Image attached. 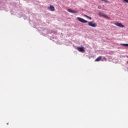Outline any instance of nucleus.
I'll use <instances>...</instances> for the list:
<instances>
[{
    "label": "nucleus",
    "instance_id": "f257e3e1",
    "mask_svg": "<svg viewBox=\"0 0 128 128\" xmlns=\"http://www.w3.org/2000/svg\"><path fill=\"white\" fill-rule=\"evenodd\" d=\"M77 20H78V22H82L83 24H86V22H88V20L80 17L77 18Z\"/></svg>",
    "mask_w": 128,
    "mask_h": 128
},
{
    "label": "nucleus",
    "instance_id": "f03ea898",
    "mask_svg": "<svg viewBox=\"0 0 128 128\" xmlns=\"http://www.w3.org/2000/svg\"><path fill=\"white\" fill-rule=\"evenodd\" d=\"M88 26H92V28H96V24L94 23V22H88Z\"/></svg>",
    "mask_w": 128,
    "mask_h": 128
},
{
    "label": "nucleus",
    "instance_id": "7ed1b4c3",
    "mask_svg": "<svg viewBox=\"0 0 128 128\" xmlns=\"http://www.w3.org/2000/svg\"><path fill=\"white\" fill-rule=\"evenodd\" d=\"M114 24L116 26H118L119 28H124V26L122 25V23L120 22H115Z\"/></svg>",
    "mask_w": 128,
    "mask_h": 128
},
{
    "label": "nucleus",
    "instance_id": "20e7f679",
    "mask_svg": "<svg viewBox=\"0 0 128 128\" xmlns=\"http://www.w3.org/2000/svg\"><path fill=\"white\" fill-rule=\"evenodd\" d=\"M77 50L78 52H84V50L83 47L78 46L77 48Z\"/></svg>",
    "mask_w": 128,
    "mask_h": 128
},
{
    "label": "nucleus",
    "instance_id": "39448f33",
    "mask_svg": "<svg viewBox=\"0 0 128 128\" xmlns=\"http://www.w3.org/2000/svg\"><path fill=\"white\" fill-rule=\"evenodd\" d=\"M68 12L70 14H78V11L72 10V9H68Z\"/></svg>",
    "mask_w": 128,
    "mask_h": 128
},
{
    "label": "nucleus",
    "instance_id": "423d86ee",
    "mask_svg": "<svg viewBox=\"0 0 128 128\" xmlns=\"http://www.w3.org/2000/svg\"><path fill=\"white\" fill-rule=\"evenodd\" d=\"M49 10H51V12H54L55 10V8H54V7L52 6V5H50V6L48 8Z\"/></svg>",
    "mask_w": 128,
    "mask_h": 128
},
{
    "label": "nucleus",
    "instance_id": "0eeeda50",
    "mask_svg": "<svg viewBox=\"0 0 128 128\" xmlns=\"http://www.w3.org/2000/svg\"><path fill=\"white\" fill-rule=\"evenodd\" d=\"M102 60V56H100L95 60V62H100Z\"/></svg>",
    "mask_w": 128,
    "mask_h": 128
},
{
    "label": "nucleus",
    "instance_id": "6e6552de",
    "mask_svg": "<svg viewBox=\"0 0 128 128\" xmlns=\"http://www.w3.org/2000/svg\"><path fill=\"white\" fill-rule=\"evenodd\" d=\"M103 18H106V20H110V18L108 17V16L104 14V16H103Z\"/></svg>",
    "mask_w": 128,
    "mask_h": 128
},
{
    "label": "nucleus",
    "instance_id": "1a4fd4ad",
    "mask_svg": "<svg viewBox=\"0 0 128 128\" xmlns=\"http://www.w3.org/2000/svg\"><path fill=\"white\" fill-rule=\"evenodd\" d=\"M98 16H100V17H102V16H103V17H104V14H103V13H102V12H99V13H98Z\"/></svg>",
    "mask_w": 128,
    "mask_h": 128
},
{
    "label": "nucleus",
    "instance_id": "9d476101",
    "mask_svg": "<svg viewBox=\"0 0 128 128\" xmlns=\"http://www.w3.org/2000/svg\"><path fill=\"white\" fill-rule=\"evenodd\" d=\"M121 46H128V44H121Z\"/></svg>",
    "mask_w": 128,
    "mask_h": 128
},
{
    "label": "nucleus",
    "instance_id": "9b49d317",
    "mask_svg": "<svg viewBox=\"0 0 128 128\" xmlns=\"http://www.w3.org/2000/svg\"><path fill=\"white\" fill-rule=\"evenodd\" d=\"M123 2H126L127 4H128V0H124Z\"/></svg>",
    "mask_w": 128,
    "mask_h": 128
},
{
    "label": "nucleus",
    "instance_id": "f8f14e48",
    "mask_svg": "<svg viewBox=\"0 0 128 128\" xmlns=\"http://www.w3.org/2000/svg\"><path fill=\"white\" fill-rule=\"evenodd\" d=\"M98 8H99V10H100L102 8V6H98Z\"/></svg>",
    "mask_w": 128,
    "mask_h": 128
},
{
    "label": "nucleus",
    "instance_id": "ddd939ff",
    "mask_svg": "<svg viewBox=\"0 0 128 128\" xmlns=\"http://www.w3.org/2000/svg\"><path fill=\"white\" fill-rule=\"evenodd\" d=\"M84 16H86V18H89L90 16H86V15H84Z\"/></svg>",
    "mask_w": 128,
    "mask_h": 128
},
{
    "label": "nucleus",
    "instance_id": "4468645a",
    "mask_svg": "<svg viewBox=\"0 0 128 128\" xmlns=\"http://www.w3.org/2000/svg\"><path fill=\"white\" fill-rule=\"evenodd\" d=\"M89 18V20H92V18H90V17H89V18Z\"/></svg>",
    "mask_w": 128,
    "mask_h": 128
},
{
    "label": "nucleus",
    "instance_id": "2eb2a0df",
    "mask_svg": "<svg viewBox=\"0 0 128 128\" xmlns=\"http://www.w3.org/2000/svg\"><path fill=\"white\" fill-rule=\"evenodd\" d=\"M127 58H128V56H127Z\"/></svg>",
    "mask_w": 128,
    "mask_h": 128
}]
</instances>
